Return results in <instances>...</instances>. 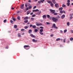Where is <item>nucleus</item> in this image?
<instances>
[{
    "mask_svg": "<svg viewBox=\"0 0 73 73\" xmlns=\"http://www.w3.org/2000/svg\"><path fill=\"white\" fill-rule=\"evenodd\" d=\"M30 46L29 45H25L24 46V48L26 50H29V48L28 47H30Z\"/></svg>",
    "mask_w": 73,
    "mask_h": 73,
    "instance_id": "1",
    "label": "nucleus"
},
{
    "mask_svg": "<svg viewBox=\"0 0 73 73\" xmlns=\"http://www.w3.org/2000/svg\"><path fill=\"white\" fill-rule=\"evenodd\" d=\"M52 20L54 22H57V20H58V19L54 17H53L52 18Z\"/></svg>",
    "mask_w": 73,
    "mask_h": 73,
    "instance_id": "2",
    "label": "nucleus"
},
{
    "mask_svg": "<svg viewBox=\"0 0 73 73\" xmlns=\"http://www.w3.org/2000/svg\"><path fill=\"white\" fill-rule=\"evenodd\" d=\"M39 31L40 32H39V34L41 35H43V33H42V32H43V29H40L39 30Z\"/></svg>",
    "mask_w": 73,
    "mask_h": 73,
    "instance_id": "3",
    "label": "nucleus"
},
{
    "mask_svg": "<svg viewBox=\"0 0 73 73\" xmlns=\"http://www.w3.org/2000/svg\"><path fill=\"white\" fill-rule=\"evenodd\" d=\"M39 12L38 13H35V15H40V14H41V11H38Z\"/></svg>",
    "mask_w": 73,
    "mask_h": 73,
    "instance_id": "4",
    "label": "nucleus"
},
{
    "mask_svg": "<svg viewBox=\"0 0 73 73\" xmlns=\"http://www.w3.org/2000/svg\"><path fill=\"white\" fill-rule=\"evenodd\" d=\"M50 11L51 13H54L55 12V10H54L50 9Z\"/></svg>",
    "mask_w": 73,
    "mask_h": 73,
    "instance_id": "5",
    "label": "nucleus"
},
{
    "mask_svg": "<svg viewBox=\"0 0 73 73\" xmlns=\"http://www.w3.org/2000/svg\"><path fill=\"white\" fill-rule=\"evenodd\" d=\"M39 12V10L38 9H36V10H33V12Z\"/></svg>",
    "mask_w": 73,
    "mask_h": 73,
    "instance_id": "6",
    "label": "nucleus"
},
{
    "mask_svg": "<svg viewBox=\"0 0 73 73\" xmlns=\"http://www.w3.org/2000/svg\"><path fill=\"white\" fill-rule=\"evenodd\" d=\"M65 17V15H63L61 17V18L62 19H64V18Z\"/></svg>",
    "mask_w": 73,
    "mask_h": 73,
    "instance_id": "7",
    "label": "nucleus"
},
{
    "mask_svg": "<svg viewBox=\"0 0 73 73\" xmlns=\"http://www.w3.org/2000/svg\"><path fill=\"white\" fill-rule=\"evenodd\" d=\"M24 4H23L21 5L20 7L21 9H24Z\"/></svg>",
    "mask_w": 73,
    "mask_h": 73,
    "instance_id": "8",
    "label": "nucleus"
},
{
    "mask_svg": "<svg viewBox=\"0 0 73 73\" xmlns=\"http://www.w3.org/2000/svg\"><path fill=\"white\" fill-rule=\"evenodd\" d=\"M42 24L41 23H36V25L37 26H41V25H42Z\"/></svg>",
    "mask_w": 73,
    "mask_h": 73,
    "instance_id": "9",
    "label": "nucleus"
},
{
    "mask_svg": "<svg viewBox=\"0 0 73 73\" xmlns=\"http://www.w3.org/2000/svg\"><path fill=\"white\" fill-rule=\"evenodd\" d=\"M55 6L56 8H58V7H59V5H58V4L57 3L55 5Z\"/></svg>",
    "mask_w": 73,
    "mask_h": 73,
    "instance_id": "10",
    "label": "nucleus"
},
{
    "mask_svg": "<svg viewBox=\"0 0 73 73\" xmlns=\"http://www.w3.org/2000/svg\"><path fill=\"white\" fill-rule=\"evenodd\" d=\"M31 13V11L29 10V11H28L27 12V15H29V13Z\"/></svg>",
    "mask_w": 73,
    "mask_h": 73,
    "instance_id": "11",
    "label": "nucleus"
},
{
    "mask_svg": "<svg viewBox=\"0 0 73 73\" xmlns=\"http://www.w3.org/2000/svg\"><path fill=\"white\" fill-rule=\"evenodd\" d=\"M52 27H53V28H57V27H56V25L54 23L53 24Z\"/></svg>",
    "mask_w": 73,
    "mask_h": 73,
    "instance_id": "12",
    "label": "nucleus"
},
{
    "mask_svg": "<svg viewBox=\"0 0 73 73\" xmlns=\"http://www.w3.org/2000/svg\"><path fill=\"white\" fill-rule=\"evenodd\" d=\"M28 17H25L24 18V20H28Z\"/></svg>",
    "mask_w": 73,
    "mask_h": 73,
    "instance_id": "13",
    "label": "nucleus"
},
{
    "mask_svg": "<svg viewBox=\"0 0 73 73\" xmlns=\"http://www.w3.org/2000/svg\"><path fill=\"white\" fill-rule=\"evenodd\" d=\"M30 36L33 38H35V36H34V35H33V34H31Z\"/></svg>",
    "mask_w": 73,
    "mask_h": 73,
    "instance_id": "14",
    "label": "nucleus"
},
{
    "mask_svg": "<svg viewBox=\"0 0 73 73\" xmlns=\"http://www.w3.org/2000/svg\"><path fill=\"white\" fill-rule=\"evenodd\" d=\"M32 41H33V42H37V40H35V39H32Z\"/></svg>",
    "mask_w": 73,
    "mask_h": 73,
    "instance_id": "15",
    "label": "nucleus"
},
{
    "mask_svg": "<svg viewBox=\"0 0 73 73\" xmlns=\"http://www.w3.org/2000/svg\"><path fill=\"white\" fill-rule=\"evenodd\" d=\"M17 35L18 36V37H19V38L21 37V35L20 34V33H18L17 34Z\"/></svg>",
    "mask_w": 73,
    "mask_h": 73,
    "instance_id": "16",
    "label": "nucleus"
},
{
    "mask_svg": "<svg viewBox=\"0 0 73 73\" xmlns=\"http://www.w3.org/2000/svg\"><path fill=\"white\" fill-rule=\"evenodd\" d=\"M63 9V8L62 7L59 8V11H62Z\"/></svg>",
    "mask_w": 73,
    "mask_h": 73,
    "instance_id": "17",
    "label": "nucleus"
},
{
    "mask_svg": "<svg viewBox=\"0 0 73 73\" xmlns=\"http://www.w3.org/2000/svg\"><path fill=\"white\" fill-rule=\"evenodd\" d=\"M32 30H29V33H32Z\"/></svg>",
    "mask_w": 73,
    "mask_h": 73,
    "instance_id": "18",
    "label": "nucleus"
},
{
    "mask_svg": "<svg viewBox=\"0 0 73 73\" xmlns=\"http://www.w3.org/2000/svg\"><path fill=\"white\" fill-rule=\"evenodd\" d=\"M52 2L53 3V4H56V1L55 0H52Z\"/></svg>",
    "mask_w": 73,
    "mask_h": 73,
    "instance_id": "19",
    "label": "nucleus"
},
{
    "mask_svg": "<svg viewBox=\"0 0 73 73\" xmlns=\"http://www.w3.org/2000/svg\"><path fill=\"white\" fill-rule=\"evenodd\" d=\"M47 2L48 3H49V4H51V3H52V1H47Z\"/></svg>",
    "mask_w": 73,
    "mask_h": 73,
    "instance_id": "20",
    "label": "nucleus"
},
{
    "mask_svg": "<svg viewBox=\"0 0 73 73\" xmlns=\"http://www.w3.org/2000/svg\"><path fill=\"white\" fill-rule=\"evenodd\" d=\"M60 40V38H58L56 39V41H59Z\"/></svg>",
    "mask_w": 73,
    "mask_h": 73,
    "instance_id": "21",
    "label": "nucleus"
},
{
    "mask_svg": "<svg viewBox=\"0 0 73 73\" xmlns=\"http://www.w3.org/2000/svg\"><path fill=\"white\" fill-rule=\"evenodd\" d=\"M67 6L69 7V5H70V3H69V2L67 3Z\"/></svg>",
    "mask_w": 73,
    "mask_h": 73,
    "instance_id": "22",
    "label": "nucleus"
},
{
    "mask_svg": "<svg viewBox=\"0 0 73 73\" xmlns=\"http://www.w3.org/2000/svg\"><path fill=\"white\" fill-rule=\"evenodd\" d=\"M20 17L19 16H18V17H17V19L19 20H20Z\"/></svg>",
    "mask_w": 73,
    "mask_h": 73,
    "instance_id": "23",
    "label": "nucleus"
},
{
    "mask_svg": "<svg viewBox=\"0 0 73 73\" xmlns=\"http://www.w3.org/2000/svg\"><path fill=\"white\" fill-rule=\"evenodd\" d=\"M40 1L42 3H43L45 1V0H41Z\"/></svg>",
    "mask_w": 73,
    "mask_h": 73,
    "instance_id": "24",
    "label": "nucleus"
},
{
    "mask_svg": "<svg viewBox=\"0 0 73 73\" xmlns=\"http://www.w3.org/2000/svg\"><path fill=\"white\" fill-rule=\"evenodd\" d=\"M46 15H43V16H42V17L43 18H46Z\"/></svg>",
    "mask_w": 73,
    "mask_h": 73,
    "instance_id": "25",
    "label": "nucleus"
},
{
    "mask_svg": "<svg viewBox=\"0 0 73 73\" xmlns=\"http://www.w3.org/2000/svg\"><path fill=\"white\" fill-rule=\"evenodd\" d=\"M28 20H27L24 21V23H28Z\"/></svg>",
    "mask_w": 73,
    "mask_h": 73,
    "instance_id": "26",
    "label": "nucleus"
},
{
    "mask_svg": "<svg viewBox=\"0 0 73 73\" xmlns=\"http://www.w3.org/2000/svg\"><path fill=\"white\" fill-rule=\"evenodd\" d=\"M62 7H66V5H65L64 4H63L62 5Z\"/></svg>",
    "mask_w": 73,
    "mask_h": 73,
    "instance_id": "27",
    "label": "nucleus"
},
{
    "mask_svg": "<svg viewBox=\"0 0 73 73\" xmlns=\"http://www.w3.org/2000/svg\"><path fill=\"white\" fill-rule=\"evenodd\" d=\"M67 29L64 30V33H66L67 32Z\"/></svg>",
    "mask_w": 73,
    "mask_h": 73,
    "instance_id": "28",
    "label": "nucleus"
},
{
    "mask_svg": "<svg viewBox=\"0 0 73 73\" xmlns=\"http://www.w3.org/2000/svg\"><path fill=\"white\" fill-rule=\"evenodd\" d=\"M69 24H70V23H69V22H68L67 23V25H68V26H69Z\"/></svg>",
    "mask_w": 73,
    "mask_h": 73,
    "instance_id": "29",
    "label": "nucleus"
},
{
    "mask_svg": "<svg viewBox=\"0 0 73 73\" xmlns=\"http://www.w3.org/2000/svg\"><path fill=\"white\" fill-rule=\"evenodd\" d=\"M50 5L52 7H53V4L52 3H51Z\"/></svg>",
    "mask_w": 73,
    "mask_h": 73,
    "instance_id": "30",
    "label": "nucleus"
},
{
    "mask_svg": "<svg viewBox=\"0 0 73 73\" xmlns=\"http://www.w3.org/2000/svg\"><path fill=\"white\" fill-rule=\"evenodd\" d=\"M47 18H49V17H50V15H47Z\"/></svg>",
    "mask_w": 73,
    "mask_h": 73,
    "instance_id": "31",
    "label": "nucleus"
},
{
    "mask_svg": "<svg viewBox=\"0 0 73 73\" xmlns=\"http://www.w3.org/2000/svg\"><path fill=\"white\" fill-rule=\"evenodd\" d=\"M37 31H38V30L37 29H35V32H37Z\"/></svg>",
    "mask_w": 73,
    "mask_h": 73,
    "instance_id": "32",
    "label": "nucleus"
},
{
    "mask_svg": "<svg viewBox=\"0 0 73 73\" xmlns=\"http://www.w3.org/2000/svg\"><path fill=\"white\" fill-rule=\"evenodd\" d=\"M54 15H55V16H56V15H57V13H54Z\"/></svg>",
    "mask_w": 73,
    "mask_h": 73,
    "instance_id": "33",
    "label": "nucleus"
},
{
    "mask_svg": "<svg viewBox=\"0 0 73 73\" xmlns=\"http://www.w3.org/2000/svg\"><path fill=\"white\" fill-rule=\"evenodd\" d=\"M35 16H36V15H35V14H34L32 15V17H35Z\"/></svg>",
    "mask_w": 73,
    "mask_h": 73,
    "instance_id": "34",
    "label": "nucleus"
},
{
    "mask_svg": "<svg viewBox=\"0 0 73 73\" xmlns=\"http://www.w3.org/2000/svg\"><path fill=\"white\" fill-rule=\"evenodd\" d=\"M60 13H63V11L62 10L60 11Z\"/></svg>",
    "mask_w": 73,
    "mask_h": 73,
    "instance_id": "35",
    "label": "nucleus"
},
{
    "mask_svg": "<svg viewBox=\"0 0 73 73\" xmlns=\"http://www.w3.org/2000/svg\"><path fill=\"white\" fill-rule=\"evenodd\" d=\"M14 28H17V26L16 25H14Z\"/></svg>",
    "mask_w": 73,
    "mask_h": 73,
    "instance_id": "36",
    "label": "nucleus"
},
{
    "mask_svg": "<svg viewBox=\"0 0 73 73\" xmlns=\"http://www.w3.org/2000/svg\"><path fill=\"white\" fill-rule=\"evenodd\" d=\"M73 18V17L72 16H71L70 18V20H71V19H72V18Z\"/></svg>",
    "mask_w": 73,
    "mask_h": 73,
    "instance_id": "37",
    "label": "nucleus"
},
{
    "mask_svg": "<svg viewBox=\"0 0 73 73\" xmlns=\"http://www.w3.org/2000/svg\"><path fill=\"white\" fill-rule=\"evenodd\" d=\"M46 23L47 25H50V23L46 22Z\"/></svg>",
    "mask_w": 73,
    "mask_h": 73,
    "instance_id": "38",
    "label": "nucleus"
},
{
    "mask_svg": "<svg viewBox=\"0 0 73 73\" xmlns=\"http://www.w3.org/2000/svg\"><path fill=\"white\" fill-rule=\"evenodd\" d=\"M13 21L11 20H10V23H13Z\"/></svg>",
    "mask_w": 73,
    "mask_h": 73,
    "instance_id": "39",
    "label": "nucleus"
},
{
    "mask_svg": "<svg viewBox=\"0 0 73 73\" xmlns=\"http://www.w3.org/2000/svg\"><path fill=\"white\" fill-rule=\"evenodd\" d=\"M41 1H38V4H41Z\"/></svg>",
    "mask_w": 73,
    "mask_h": 73,
    "instance_id": "40",
    "label": "nucleus"
},
{
    "mask_svg": "<svg viewBox=\"0 0 73 73\" xmlns=\"http://www.w3.org/2000/svg\"><path fill=\"white\" fill-rule=\"evenodd\" d=\"M6 21H7V19H5V20H4L3 22L4 23H6Z\"/></svg>",
    "mask_w": 73,
    "mask_h": 73,
    "instance_id": "41",
    "label": "nucleus"
},
{
    "mask_svg": "<svg viewBox=\"0 0 73 73\" xmlns=\"http://www.w3.org/2000/svg\"><path fill=\"white\" fill-rule=\"evenodd\" d=\"M73 40V38H70V41H72V40Z\"/></svg>",
    "mask_w": 73,
    "mask_h": 73,
    "instance_id": "42",
    "label": "nucleus"
},
{
    "mask_svg": "<svg viewBox=\"0 0 73 73\" xmlns=\"http://www.w3.org/2000/svg\"><path fill=\"white\" fill-rule=\"evenodd\" d=\"M12 19L14 21H15L16 20V19H15V18H13Z\"/></svg>",
    "mask_w": 73,
    "mask_h": 73,
    "instance_id": "43",
    "label": "nucleus"
},
{
    "mask_svg": "<svg viewBox=\"0 0 73 73\" xmlns=\"http://www.w3.org/2000/svg\"><path fill=\"white\" fill-rule=\"evenodd\" d=\"M36 8V6H35L34 7H33V9H35V8Z\"/></svg>",
    "mask_w": 73,
    "mask_h": 73,
    "instance_id": "44",
    "label": "nucleus"
},
{
    "mask_svg": "<svg viewBox=\"0 0 73 73\" xmlns=\"http://www.w3.org/2000/svg\"><path fill=\"white\" fill-rule=\"evenodd\" d=\"M70 32L72 33H73V30H70Z\"/></svg>",
    "mask_w": 73,
    "mask_h": 73,
    "instance_id": "45",
    "label": "nucleus"
},
{
    "mask_svg": "<svg viewBox=\"0 0 73 73\" xmlns=\"http://www.w3.org/2000/svg\"><path fill=\"white\" fill-rule=\"evenodd\" d=\"M66 39V38H65L63 40V42H65V40Z\"/></svg>",
    "mask_w": 73,
    "mask_h": 73,
    "instance_id": "46",
    "label": "nucleus"
},
{
    "mask_svg": "<svg viewBox=\"0 0 73 73\" xmlns=\"http://www.w3.org/2000/svg\"><path fill=\"white\" fill-rule=\"evenodd\" d=\"M29 9H31V8H32V6H29Z\"/></svg>",
    "mask_w": 73,
    "mask_h": 73,
    "instance_id": "47",
    "label": "nucleus"
},
{
    "mask_svg": "<svg viewBox=\"0 0 73 73\" xmlns=\"http://www.w3.org/2000/svg\"><path fill=\"white\" fill-rule=\"evenodd\" d=\"M21 31H24V29H21Z\"/></svg>",
    "mask_w": 73,
    "mask_h": 73,
    "instance_id": "48",
    "label": "nucleus"
},
{
    "mask_svg": "<svg viewBox=\"0 0 73 73\" xmlns=\"http://www.w3.org/2000/svg\"><path fill=\"white\" fill-rule=\"evenodd\" d=\"M70 16H73V13H71L70 14Z\"/></svg>",
    "mask_w": 73,
    "mask_h": 73,
    "instance_id": "49",
    "label": "nucleus"
},
{
    "mask_svg": "<svg viewBox=\"0 0 73 73\" xmlns=\"http://www.w3.org/2000/svg\"><path fill=\"white\" fill-rule=\"evenodd\" d=\"M28 9H29L28 7H27L26 8V11H28Z\"/></svg>",
    "mask_w": 73,
    "mask_h": 73,
    "instance_id": "50",
    "label": "nucleus"
},
{
    "mask_svg": "<svg viewBox=\"0 0 73 73\" xmlns=\"http://www.w3.org/2000/svg\"><path fill=\"white\" fill-rule=\"evenodd\" d=\"M36 27L35 25H33V26L32 28H36Z\"/></svg>",
    "mask_w": 73,
    "mask_h": 73,
    "instance_id": "51",
    "label": "nucleus"
},
{
    "mask_svg": "<svg viewBox=\"0 0 73 73\" xmlns=\"http://www.w3.org/2000/svg\"><path fill=\"white\" fill-rule=\"evenodd\" d=\"M25 7H27V3H26V4H25Z\"/></svg>",
    "mask_w": 73,
    "mask_h": 73,
    "instance_id": "52",
    "label": "nucleus"
},
{
    "mask_svg": "<svg viewBox=\"0 0 73 73\" xmlns=\"http://www.w3.org/2000/svg\"><path fill=\"white\" fill-rule=\"evenodd\" d=\"M54 36V35L53 34H51V35H50V36L51 37H53Z\"/></svg>",
    "mask_w": 73,
    "mask_h": 73,
    "instance_id": "53",
    "label": "nucleus"
},
{
    "mask_svg": "<svg viewBox=\"0 0 73 73\" xmlns=\"http://www.w3.org/2000/svg\"><path fill=\"white\" fill-rule=\"evenodd\" d=\"M33 14V13L32 12L30 13L31 15H32Z\"/></svg>",
    "mask_w": 73,
    "mask_h": 73,
    "instance_id": "54",
    "label": "nucleus"
},
{
    "mask_svg": "<svg viewBox=\"0 0 73 73\" xmlns=\"http://www.w3.org/2000/svg\"><path fill=\"white\" fill-rule=\"evenodd\" d=\"M31 20H34V18H31Z\"/></svg>",
    "mask_w": 73,
    "mask_h": 73,
    "instance_id": "55",
    "label": "nucleus"
},
{
    "mask_svg": "<svg viewBox=\"0 0 73 73\" xmlns=\"http://www.w3.org/2000/svg\"><path fill=\"white\" fill-rule=\"evenodd\" d=\"M32 26H33V25H30V27H32Z\"/></svg>",
    "mask_w": 73,
    "mask_h": 73,
    "instance_id": "56",
    "label": "nucleus"
},
{
    "mask_svg": "<svg viewBox=\"0 0 73 73\" xmlns=\"http://www.w3.org/2000/svg\"><path fill=\"white\" fill-rule=\"evenodd\" d=\"M28 2L29 3H31V0H29Z\"/></svg>",
    "mask_w": 73,
    "mask_h": 73,
    "instance_id": "57",
    "label": "nucleus"
},
{
    "mask_svg": "<svg viewBox=\"0 0 73 73\" xmlns=\"http://www.w3.org/2000/svg\"><path fill=\"white\" fill-rule=\"evenodd\" d=\"M70 2V0H68L67 1V2H68V3H69V2Z\"/></svg>",
    "mask_w": 73,
    "mask_h": 73,
    "instance_id": "58",
    "label": "nucleus"
},
{
    "mask_svg": "<svg viewBox=\"0 0 73 73\" xmlns=\"http://www.w3.org/2000/svg\"><path fill=\"white\" fill-rule=\"evenodd\" d=\"M69 42H70V41L69 40H68V42H67V43L68 44L69 43Z\"/></svg>",
    "mask_w": 73,
    "mask_h": 73,
    "instance_id": "59",
    "label": "nucleus"
},
{
    "mask_svg": "<svg viewBox=\"0 0 73 73\" xmlns=\"http://www.w3.org/2000/svg\"><path fill=\"white\" fill-rule=\"evenodd\" d=\"M63 13H65V11H63Z\"/></svg>",
    "mask_w": 73,
    "mask_h": 73,
    "instance_id": "60",
    "label": "nucleus"
},
{
    "mask_svg": "<svg viewBox=\"0 0 73 73\" xmlns=\"http://www.w3.org/2000/svg\"><path fill=\"white\" fill-rule=\"evenodd\" d=\"M63 32V31H62V30H60V33H62Z\"/></svg>",
    "mask_w": 73,
    "mask_h": 73,
    "instance_id": "61",
    "label": "nucleus"
},
{
    "mask_svg": "<svg viewBox=\"0 0 73 73\" xmlns=\"http://www.w3.org/2000/svg\"><path fill=\"white\" fill-rule=\"evenodd\" d=\"M11 9H12V10H13V9H15V8H13V7H12L11 8Z\"/></svg>",
    "mask_w": 73,
    "mask_h": 73,
    "instance_id": "62",
    "label": "nucleus"
},
{
    "mask_svg": "<svg viewBox=\"0 0 73 73\" xmlns=\"http://www.w3.org/2000/svg\"><path fill=\"white\" fill-rule=\"evenodd\" d=\"M25 34V33H23L22 34V35H24Z\"/></svg>",
    "mask_w": 73,
    "mask_h": 73,
    "instance_id": "63",
    "label": "nucleus"
},
{
    "mask_svg": "<svg viewBox=\"0 0 73 73\" xmlns=\"http://www.w3.org/2000/svg\"><path fill=\"white\" fill-rule=\"evenodd\" d=\"M35 2L37 1V0H34Z\"/></svg>",
    "mask_w": 73,
    "mask_h": 73,
    "instance_id": "64",
    "label": "nucleus"
}]
</instances>
